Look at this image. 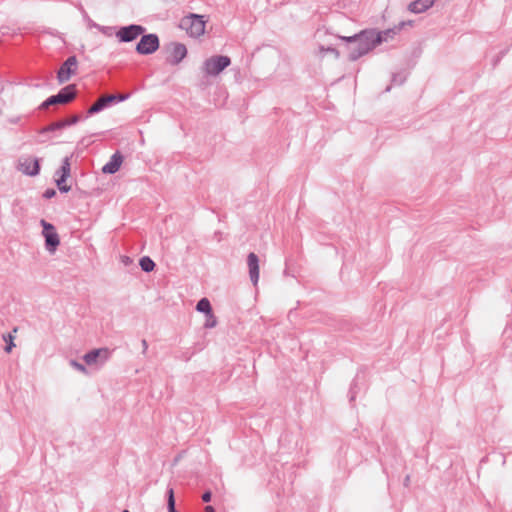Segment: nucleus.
Returning <instances> with one entry per match:
<instances>
[{"instance_id":"obj_1","label":"nucleus","mask_w":512,"mask_h":512,"mask_svg":"<svg viewBox=\"0 0 512 512\" xmlns=\"http://www.w3.org/2000/svg\"><path fill=\"white\" fill-rule=\"evenodd\" d=\"M372 35L368 29L362 30L357 34L349 37H340L346 42V50L348 52V58L350 61H356L360 57L366 55L368 52L375 48V44L372 40Z\"/></svg>"},{"instance_id":"obj_2","label":"nucleus","mask_w":512,"mask_h":512,"mask_svg":"<svg viewBox=\"0 0 512 512\" xmlns=\"http://www.w3.org/2000/svg\"><path fill=\"white\" fill-rule=\"evenodd\" d=\"M77 97V88L75 84H69L61 88L57 94L49 96L41 103L39 109L45 110L56 104H68Z\"/></svg>"},{"instance_id":"obj_3","label":"nucleus","mask_w":512,"mask_h":512,"mask_svg":"<svg viewBox=\"0 0 512 512\" xmlns=\"http://www.w3.org/2000/svg\"><path fill=\"white\" fill-rule=\"evenodd\" d=\"M205 24L203 15L190 13L181 19L179 27L186 30L189 36L197 38L205 33Z\"/></svg>"},{"instance_id":"obj_4","label":"nucleus","mask_w":512,"mask_h":512,"mask_svg":"<svg viewBox=\"0 0 512 512\" xmlns=\"http://www.w3.org/2000/svg\"><path fill=\"white\" fill-rule=\"evenodd\" d=\"M231 64V59L225 55H216L206 59L203 70L207 75L217 76Z\"/></svg>"},{"instance_id":"obj_5","label":"nucleus","mask_w":512,"mask_h":512,"mask_svg":"<svg viewBox=\"0 0 512 512\" xmlns=\"http://www.w3.org/2000/svg\"><path fill=\"white\" fill-rule=\"evenodd\" d=\"M139 42L136 44V52L140 55H150L156 52L160 46V40L157 34H142Z\"/></svg>"},{"instance_id":"obj_6","label":"nucleus","mask_w":512,"mask_h":512,"mask_svg":"<svg viewBox=\"0 0 512 512\" xmlns=\"http://www.w3.org/2000/svg\"><path fill=\"white\" fill-rule=\"evenodd\" d=\"M146 31V28L139 24L122 26L116 32V37L121 43H129L136 40Z\"/></svg>"},{"instance_id":"obj_7","label":"nucleus","mask_w":512,"mask_h":512,"mask_svg":"<svg viewBox=\"0 0 512 512\" xmlns=\"http://www.w3.org/2000/svg\"><path fill=\"white\" fill-rule=\"evenodd\" d=\"M412 21H402L398 25L394 26L393 28H389L383 31H376L375 29H368L369 33L372 35V40L375 44V47L385 41H388L389 39H393L395 35L400 32L405 25H411Z\"/></svg>"},{"instance_id":"obj_8","label":"nucleus","mask_w":512,"mask_h":512,"mask_svg":"<svg viewBox=\"0 0 512 512\" xmlns=\"http://www.w3.org/2000/svg\"><path fill=\"white\" fill-rule=\"evenodd\" d=\"M43 227V236L45 238V248L48 252L54 253L60 244V238L53 224L41 220Z\"/></svg>"},{"instance_id":"obj_9","label":"nucleus","mask_w":512,"mask_h":512,"mask_svg":"<svg viewBox=\"0 0 512 512\" xmlns=\"http://www.w3.org/2000/svg\"><path fill=\"white\" fill-rule=\"evenodd\" d=\"M77 58L75 55L69 56L64 63L60 66L57 72V80L59 83H65L69 81L71 76L75 74L77 69Z\"/></svg>"},{"instance_id":"obj_10","label":"nucleus","mask_w":512,"mask_h":512,"mask_svg":"<svg viewBox=\"0 0 512 512\" xmlns=\"http://www.w3.org/2000/svg\"><path fill=\"white\" fill-rule=\"evenodd\" d=\"M168 49L169 56L166 61L171 65H178L187 55L186 46L179 42L170 43Z\"/></svg>"},{"instance_id":"obj_11","label":"nucleus","mask_w":512,"mask_h":512,"mask_svg":"<svg viewBox=\"0 0 512 512\" xmlns=\"http://www.w3.org/2000/svg\"><path fill=\"white\" fill-rule=\"evenodd\" d=\"M110 350L108 348L93 349L83 356V360L87 365H93L97 362L105 363L110 357Z\"/></svg>"},{"instance_id":"obj_12","label":"nucleus","mask_w":512,"mask_h":512,"mask_svg":"<svg viewBox=\"0 0 512 512\" xmlns=\"http://www.w3.org/2000/svg\"><path fill=\"white\" fill-rule=\"evenodd\" d=\"M81 120L80 115H73L68 119L53 122L41 129L40 133L45 134L77 124Z\"/></svg>"},{"instance_id":"obj_13","label":"nucleus","mask_w":512,"mask_h":512,"mask_svg":"<svg viewBox=\"0 0 512 512\" xmlns=\"http://www.w3.org/2000/svg\"><path fill=\"white\" fill-rule=\"evenodd\" d=\"M247 264L249 267L250 280L253 285H256L259 280V258L254 252L248 254Z\"/></svg>"},{"instance_id":"obj_14","label":"nucleus","mask_w":512,"mask_h":512,"mask_svg":"<svg viewBox=\"0 0 512 512\" xmlns=\"http://www.w3.org/2000/svg\"><path fill=\"white\" fill-rule=\"evenodd\" d=\"M18 169L28 176H36L40 172V162L39 159L35 158L33 160L25 159L24 161L19 163Z\"/></svg>"},{"instance_id":"obj_15","label":"nucleus","mask_w":512,"mask_h":512,"mask_svg":"<svg viewBox=\"0 0 512 512\" xmlns=\"http://www.w3.org/2000/svg\"><path fill=\"white\" fill-rule=\"evenodd\" d=\"M123 162V157L119 152L114 153L110 160L102 167V172L104 174H114L119 169Z\"/></svg>"},{"instance_id":"obj_16","label":"nucleus","mask_w":512,"mask_h":512,"mask_svg":"<svg viewBox=\"0 0 512 512\" xmlns=\"http://www.w3.org/2000/svg\"><path fill=\"white\" fill-rule=\"evenodd\" d=\"M435 3V0H415L408 5V10L412 13L419 14L427 11Z\"/></svg>"},{"instance_id":"obj_17","label":"nucleus","mask_w":512,"mask_h":512,"mask_svg":"<svg viewBox=\"0 0 512 512\" xmlns=\"http://www.w3.org/2000/svg\"><path fill=\"white\" fill-rule=\"evenodd\" d=\"M107 106H106V103H105V100L102 97H100L99 99H97V101L95 103H93L89 108L88 110L86 111V118L94 115V114H97L101 111H103L104 109H106Z\"/></svg>"},{"instance_id":"obj_18","label":"nucleus","mask_w":512,"mask_h":512,"mask_svg":"<svg viewBox=\"0 0 512 512\" xmlns=\"http://www.w3.org/2000/svg\"><path fill=\"white\" fill-rule=\"evenodd\" d=\"M16 332H17V327L13 328L12 332H9V333L3 335V340L6 343V345L4 347V351L6 353H10L12 351V349L15 347L14 333H16Z\"/></svg>"},{"instance_id":"obj_19","label":"nucleus","mask_w":512,"mask_h":512,"mask_svg":"<svg viewBox=\"0 0 512 512\" xmlns=\"http://www.w3.org/2000/svg\"><path fill=\"white\" fill-rule=\"evenodd\" d=\"M196 310L205 315L213 312L211 303L208 298H201L196 304Z\"/></svg>"},{"instance_id":"obj_20","label":"nucleus","mask_w":512,"mask_h":512,"mask_svg":"<svg viewBox=\"0 0 512 512\" xmlns=\"http://www.w3.org/2000/svg\"><path fill=\"white\" fill-rule=\"evenodd\" d=\"M139 265L144 272H151L154 270L156 264L149 256H143L139 260Z\"/></svg>"},{"instance_id":"obj_21","label":"nucleus","mask_w":512,"mask_h":512,"mask_svg":"<svg viewBox=\"0 0 512 512\" xmlns=\"http://www.w3.org/2000/svg\"><path fill=\"white\" fill-rule=\"evenodd\" d=\"M70 170L71 168L69 158L66 157L59 170V172L61 173V175L58 178L60 179V182H65L67 180V178L70 176Z\"/></svg>"},{"instance_id":"obj_22","label":"nucleus","mask_w":512,"mask_h":512,"mask_svg":"<svg viewBox=\"0 0 512 512\" xmlns=\"http://www.w3.org/2000/svg\"><path fill=\"white\" fill-rule=\"evenodd\" d=\"M360 378V373H357L355 379L353 380L352 384H351V387H350V390H349V397H350V402L354 401L355 398H356V395L358 393V380Z\"/></svg>"},{"instance_id":"obj_23","label":"nucleus","mask_w":512,"mask_h":512,"mask_svg":"<svg viewBox=\"0 0 512 512\" xmlns=\"http://www.w3.org/2000/svg\"><path fill=\"white\" fill-rule=\"evenodd\" d=\"M206 317V320H205V323H204V327L205 328H214L216 325H217V319L215 317V315L213 314V312L205 315Z\"/></svg>"},{"instance_id":"obj_24","label":"nucleus","mask_w":512,"mask_h":512,"mask_svg":"<svg viewBox=\"0 0 512 512\" xmlns=\"http://www.w3.org/2000/svg\"><path fill=\"white\" fill-rule=\"evenodd\" d=\"M168 510L169 512H177L175 510V499L173 489H169L168 491Z\"/></svg>"},{"instance_id":"obj_25","label":"nucleus","mask_w":512,"mask_h":512,"mask_svg":"<svg viewBox=\"0 0 512 512\" xmlns=\"http://www.w3.org/2000/svg\"><path fill=\"white\" fill-rule=\"evenodd\" d=\"M70 365L77 371H80L82 373H87V369H86L85 365L76 360H73V359L70 360Z\"/></svg>"},{"instance_id":"obj_26","label":"nucleus","mask_w":512,"mask_h":512,"mask_svg":"<svg viewBox=\"0 0 512 512\" xmlns=\"http://www.w3.org/2000/svg\"><path fill=\"white\" fill-rule=\"evenodd\" d=\"M56 185L61 193H67L71 187L66 185L65 182H60V179H56Z\"/></svg>"},{"instance_id":"obj_27","label":"nucleus","mask_w":512,"mask_h":512,"mask_svg":"<svg viewBox=\"0 0 512 512\" xmlns=\"http://www.w3.org/2000/svg\"><path fill=\"white\" fill-rule=\"evenodd\" d=\"M103 98L105 100L107 108L112 106L113 104H116V97L113 94L103 96Z\"/></svg>"},{"instance_id":"obj_28","label":"nucleus","mask_w":512,"mask_h":512,"mask_svg":"<svg viewBox=\"0 0 512 512\" xmlns=\"http://www.w3.org/2000/svg\"><path fill=\"white\" fill-rule=\"evenodd\" d=\"M98 30L103 33L104 35L106 36H111L112 35V30H113V27H109V26H99Z\"/></svg>"},{"instance_id":"obj_29","label":"nucleus","mask_w":512,"mask_h":512,"mask_svg":"<svg viewBox=\"0 0 512 512\" xmlns=\"http://www.w3.org/2000/svg\"><path fill=\"white\" fill-rule=\"evenodd\" d=\"M56 195V191L53 188H48L44 191L43 197L46 199H51Z\"/></svg>"},{"instance_id":"obj_30","label":"nucleus","mask_w":512,"mask_h":512,"mask_svg":"<svg viewBox=\"0 0 512 512\" xmlns=\"http://www.w3.org/2000/svg\"><path fill=\"white\" fill-rule=\"evenodd\" d=\"M116 97V103L123 102L130 97V94H113Z\"/></svg>"},{"instance_id":"obj_31","label":"nucleus","mask_w":512,"mask_h":512,"mask_svg":"<svg viewBox=\"0 0 512 512\" xmlns=\"http://www.w3.org/2000/svg\"><path fill=\"white\" fill-rule=\"evenodd\" d=\"M121 261L125 266L132 264V259L129 256H122Z\"/></svg>"},{"instance_id":"obj_32","label":"nucleus","mask_w":512,"mask_h":512,"mask_svg":"<svg viewBox=\"0 0 512 512\" xmlns=\"http://www.w3.org/2000/svg\"><path fill=\"white\" fill-rule=\"evenodd\" d=\"M187 452L186 451H182L181 453H179L173 460V465H176L180 459H182V457L186 454Z\"/></svg>"},{"instance_id":"obj_33","label":"nucleus","mask_w":512,"mask_h":512,"mask_svg":"<svg viewBox=\"0 0 512 512\" xmlns=\"http://www.w3.org/2000/svg\"><path fill=\"white\" fill-rule=\"evenodd\" d=\"M202 499L204 502H209L210 499H211V493L210 492H205L203 495H202Z\"/></svg>"},{"instance_id":"obj_34","label":"nucleus","mask_w":512,"mask_h":512,"mask_svg":"<svg viewBox=\"0 0 512 512\" xmlns=\"http://www.w3.org/2000/svg\"><path fill=\"white\" fill-rule=\"evenodd\" d=\"M392 81H393V83H398V84H402L403 83V79H399L398 75H396V74L393 75Z\"/></svg>"},{"instance_id":"obj_35","label":"nucleus","mask_w":512,"mask_h":512,"mask_svg":"<svg viewBox=\"0 0 512 512\" xmlns=\"http://www.w3.org/2000/svg\"><path fill=\"white\" fill-rule=\"evenodd\" d=\"M142 347H143V353H146L147 349H148V343L145 339L142 340Z\"/></svg>"},{"instance_id":"obj_36","label":"nucleus","mask_w":512,"mask_h":512,"mask_svg":"<svg viewBox=\"0 0 512 512\" xmlns=\"http://www.w3.org/2000/svg\"><path fill=\"white\" fill-rule=\"evenodd\" d=\"M327 51H328V52H330V53H334L336 56H338V55H339V52H338V50H337L336 48L329 47V48L327 49Z\"/></svg>"},{"instance_id":"obj_37","label":"nucleus","mask_w":512,"mask_h":512,"mask_svg":"<svg viewBox=\"0 0 512 512\" xmlns=\"http://www.w3.org/2000/svg\"><path fill=\"white\" fill-rule=\"evenodd\" d=\"M89 26L98 29L100 25L89 19Z\"/></svg>"},{"instance_id":"obj_38","label":"nucleus","mask_w":512,"mask_h":512,"mask_svg":"<svg viewBox=\"0 0 512 512\" xmlns=\"http://www.w3.org/2000/svg\"><path fill=\"white\" fill-rule=\"evenodd\" d=\"M205 512H214V508L212 506H206Z\"/></svg>"},{"instance_id":"obj_39","label":"nucleus","mask_w":512,"mask_h":512,"mask_svg":"<svg viewBox=\"0 0 512 512\" xmlns=\"http://www.w3.org/2000/svg\"><path fill=\"white\" fill-rule=\"evenodd\" d=\"M409 479H410V477H409V475H407L404 480H409Z\"/></svg>"},{"instance_id":"obj_40","label":"nucleus","mask_w":512,"mask_h":512,"mask_svg":"<svg viewBox=\"0 0 512 512\" xmlns=\"http://www.w3.org/2000/svg\"><path fill=\"white\" fill-rule=\"evenodd\" d=\"M123 512H129L128 510H124Z\"/></svg>"}]
</instances>
